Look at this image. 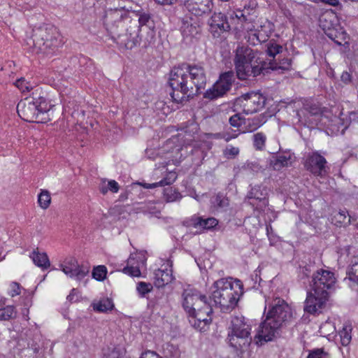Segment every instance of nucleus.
Returning a JSON list of instances; mask_svg holds the SVG:
<instances>
[{
	"mask_svg": "<svg viewBox=\"0 0 358 358\" xmlns=\"http://www.w3.org/2000/svg\"><path fill=\"white\" fill-rule=\"evenodd\" d=\"M207 83L206 71L201 64L182 62L169 73L170 96L178 103L187 102L201 94Z\"/></svg>",
	"mask_w": 358,
	"mask_h": 358,
	"instance_id": "obj_1",
	"label": "nucleus"
},
{
	"mask_svg": "<svg viewBox=\"0 0 358 358\" xmlns=\"http://www.w3.org/2000/svg\"><path fill=\"white\" fill-rule=\"evenodd\" d=\"M336 283L334 273L324 269L317 270L309 281L310 290L307 292L304 310L316 315L322 312L328 301L329 294Z\"/></svg>",
	"mask_w": 358,
	"mask_h": 358,
	"instance_id": "obj_2",
	"label": "nucleus"
},
{
	"mask_svg": "<svg viewBox=\"0 0 358 358\" xmlns=\"http://www.w3.org/2000/svg\"><path fill=\"white\" fill-rule=\"evenodd\" d=\"M294 319L292 308L281 299H275L268 306L264 320L261 323L257 336L260 340L271 341L280 335V330Z\"/></svg>",
	"mask_w": 358,
	"mask_h": 358,
	"instance_id": "obj_3",
	"label": "nucleus"
},
{
	"mask_svg": "<svg viewBox=\"0 0 358 358\" xmlns=\"http://www.w3.org/2000/svg\"><path fill=\"white\" fill-rule=\"evenodd\" d=\"M210 299L216 306H219L222 311L234 309L243 294V282L232 278H221L214 282L211 287Z\"/></svg>",
	"mask_w": 358,
	"mask_h": 358,
	"instance_id": "obj_4",
	"label": "nucleus"
},
{
	"mask_svg": "<svg viewBox=\"0 0 358 358\" xmlns=\"http://www.w3.org/2000/svg\"><path fill=\"white\" fill-rule=\"evenodd\" d=\"M60 37L55 27L45 24L34 29L25 38L24 45L32 53L50 55L60 45Z\"/></svg>",
	"mask_w": 358,
	"mask_h": 358,
	"instance_id": "obj_5",
	"label": "nucleus"
},
{
	"mask_svg": "<svg viewBox=\"0 0 358 358\" xmlns=\"http://www.w3.org/2000/svg\"><path fill=\"white\" fill-rule=\"evenodd\" d=\"M52 105L43 96L27 97L17 106V112L24 120L29 122L44 123L50 118L48 112Z\"/></svg>",
	"mask_w": 358,
	"mask_h": 358,
	"instance_id": "obj_6",
	"label": "nucleus"
},
{
	"mask_svg": "<svg viewBox=\"0 0 358 358\" xmlns=\"http://www.w3.org/2000/svg\"><path fill=\"white\" fill-rule=\"evenodd\" d=\"M229 345L236 350L248 347L252 342L251 325L243 316L232 317L229 328Z\"/></svg>",
	"mask_w": 358,
	"mask_h": 358,
	"instance_id": "obj_7",
	"label": "nucleus"
},
{
	"mask_svg": "<svg viewBox=\"0 0 358 358\" xmlns=\"http://www.w3.org/2000/svg\"><path fill=\"white\" fill-rule=\"evenodd\" d=\"M266 102V96L259 91H250L236 97L233 103V110H242L246 115L252 114L262 109Z\"/></svg>",
	"mask_w": 358,
	"mask_h": 358,
	"instance_id": "obj_8",
	"label": "nucleus"
},
{
	"mask_svg": "<svg viewBox=\"0 0 358 358\" xmlns=\"http://www.w3.org/2000/svg\"><path fill=\"white\" fill-rule=\"evenodd\" d=\"M132 22L127 10L123 8L110 9L106 12L104 24L114 39Z\"/></svg>",
	"mask_w": 358,
	"mask_h": 358,
	"instance_id": "obj_9",
	"label": "nucleus"
},
{
	"mask_svg": "<svg viewBox=\"0 0 358 358\" xmlns=\"http://www.w3.org/2000/svg\"><path fill=\"white\" fill-rule=\"evenodd\" d=\"M234 81L235 76L232 71L221 73L218 80L203 94V97L210 101L223 97L231 90Z\"/></svg>",
	"mask_w": 358,
	"mask_h": 358,
	"instance_id": "obj_10",
	"label": "nucleus"
},
{
	"mask_svg": "<svg viewBox=\"0 0 358 358\" xmlns=\"http://www.w3.org/2000/svg\"><path fill=\"white\" fill-rule=\"evenodd\" d=\"M182 307L187 314H194V310L201 306L206 313H213V308L208 302L207 297L198 290L191 288L185 289L182 293Z\"/></svg>",
	"mask_w": 358,
	"mask_h": 358,
	"instance_id": "obj_11",
	"label": "nucleus"
},
{
	"mask_svg": "<svg viewBox=\"0 0 358 358\" xmlns=\"http://www.w3.org/2000/svg\"><path fill=\"white\" fill-rule=\"evenodd\" d=\"M139 31L141 29L138 25L135 22H131L125 28L124 31H122L114 40L125 48L131 50L144 41L139 36Z\"/></svg>",
	"mask_w": 358,
	"mask_h": 358,
	"instance_id": "obj_12",
	"label": "nucleus"
},
{
	"mask_svg": "<svg viewBox=\"0 0 358 358\" xmlns=\"http://www.w3.org/2000/svg\"><path fill=\"white\" fill-rule=\"evenodd\" d=\"M237 78L239 80H248L250 77H257L260 74L268 73L267 62L262 61L259 64H242L235 65Z\"/></svg>",
	"mask_w": 358,
	"mask_h": 358,
	"instance_id": "obj_13",
	"label": "nucleus"
},
{
	"mask_svg": "<svg viewBox=\"0 0 358 358\" xmlns=\"http://www.w3.org/2000/svg\"><path fill=\"white\" fill-rule=\"evenodd\" d=\"M62 271L71 278L82 280L90 271L87 266L79 265L77 259L73 257H67L60 264Z\"/></svg>",
	"mask_w": 358,
	"mask_h": 358,
	"instance_id": "obj_14",
	"label": "nucleus"
},
{
	"mask_svg": "<svg viewBox=\"0 0 358 358\" xmlns=\"http://www.w3.org/2000/svg\"><path fill=\"white\" fill-rule=\"evenodd\" d=\"M327 164V162L323 156L318 152H313L307 156L305 167L315 176L322 177L328 171Z\"/></svg>",
	"mask_w": 358,
	"mask_h": 358,
	"instance_id": "obj_15",
	"label": "nucleus"
},
{
	"mask_svg": "<svg viewBox=\"0 0 358 358\" xmlns=\"http://www.w3.org/2000/svg\"><path fill=\"white\" fill-rule=\"evenodd\" d=\"M208 24L214 36L216 34L220 36L224 32H228L231 29V20H229L227 15L221 12H215L210 18Z\"/></svg>",
	"mask_w": 358,
	"mask_h": 358,
	"instance_id": "obj_16",
	"label": "nucleus"
},
{
	"mask_svg": "<svg viewBox=\"0 0 358 358\" xmlns=\"http://www.w3.org/2000/svg\"><path fill=\"white\" fill-rule=\"evenodd\" d=\"M268 190L266 186L256 185L251 187L247 194V198L252 200L250 202L251 205H257V208L262 209L268 205Z\"/></svg>",
	"mask_w": 358,
	"mask_h": 358,
	"instance_id": "obj_17",
	"label": "nucleus"
},
{
	"mask_svg": "<svg viewBox=\"0 0 358 358\" xmlns=\"http://www.w3.org/2000/svg\"><path fill=\"white\" fill-rule=\"evenodd\" d=\"M212 313H206L203 306H201L200 308L194 310V314H187V315L189 317V323L194 329L200 331H206L208 326L212 322Z\"/></svg>",
	"mask_w": 358,
	"mask_h": 358,
	"instance_id": "obj_18",
	"label": "nucleus"
},
{
	"mask_svg": "<svg viewBox=\"0 0 358 358\" xmlns=\"http://www.w3.org/2000/svg\"><path fill=\"white\" fill-rule=\"evenodd\" d=\"M184 5L195 16L209 13L213 8V0H185Z\"/></svg>",
	"mask_w": 358,
	"mask_h": 358,
	"instance_id": "obj_19",
	"label": "nucleus"
},
{
	"mask_svg": "<svg viewBox=\"0 0 358 358\" xmlns=\"http://www.w3.org/2000/svg\"><path fill=\"white\" fill-rule=\"evenodd\" d=\"M180 30L184 37H194L200 33V27L196 17L186 15L180 20Z\"/></svg>",
	"mask_w": 358,
	"mask_h": 358,
	"instance_id": "obj_20",
	"label": "nucleus"
},
{
	"mask_svg": "<svg viewBox=\"0 0 358 358\" xmlns=\"http://www.w3.org/2000/svg\"><path fill=\"white\" fill-rule=\"evenodd\" d=\"M138 28L140 27L145 26L146 28H148V31H147V36L143 41V47L147 48L155 42V31L154 29H151L150 23H152L151 20V17L149 13H142L138 16Z\"/></svg>",
	"mask_w": 358,
	"mask_h": 358,
	"instance_id": "obj_21",
	"label": "nucleus"
},
{
	"mask_svg": "<svg viewBox=\"0 0 358 358\" xmlns=\"http://www.w3.org/2000/svg\"><path fill=\"white\" fill-rule=\"evenodd\" d=\"M234 65L252 64L255 57V51L248 45H239L235 51Z\"/></svg>",
	"mask_w": 358,
	"mask_h": 358,
	"instance_id": "obj_22",
	"label": "nucleus"
},
{
	"mask_svg": "<svg viewBox=\"0 0 358 358\" xmlns=\"http://www.w3.org/2000/svg\"><path fill=\"white\" fill-rule=\"evenodd\" d=\"M322 26L326 35L335 43L338 45L347 43L348 34L342 27L338 25L333 27H327L326 28L325 25Z\"/></svg>",
	"mask_w": 358,
	"mask_h": 358,
	"instance_id": "obj_23",
	"label": "nucleus"
},
{
	"mask_svg": "<svg viewBox=\"0 0 358 358\" xmlns=\"http://www.w3.org/2000/svg\"><path fill=\"white\" fill-rule=\"evenodd\" d=\"M189 225L194 228L210 230L218 224V221L215 217L204 218L201 216H193L189 220Z\"/></svg>",
	"mask_w": 358,
	"mask_h": 358,
	"instance_id": "obj_24",
	"label": "nucleus"
},
{
	"mask_svg": "<svg viewBox=\"0 0 358 358\" xmlns=\"http://www.w3.org/2000/svg\"><path fill=\"white\" fill-rule=\"evenodd\" d=\"M292 155L289 152L278 153L270 159L269 165L273 170L279 171L291 164Z\"/></svg>",
	"mask_w": 358,
	"mask_h": 358,
	"instance_id": "obj_25",
	"label": "nucleus"
},
{
	"mask_svg": "<svg viewBox=\"0 0 358 358\" xmlns=\"http://www.w3.org/2000/svg\"><path fill=\"white\" fill-rule=\"evenodd\" d=\"M29 257L32 259L34 264L42 270H45L50 266L47 254L45 252H40L38 248L34 250L30 254Z\"/></svg>",
	"mask_w": 358,
	"mask_h": 358,
	"instance_id": "obj_26",
	"label": "nucleus"
},
{
	"mask_svg": "<svg viewBox=\"0 0 358 358\" xmlns=\"http://www.w3.org/2000/svg\"><path fill=\"white\" fill-rule=\"evenodd\" d=\"M173 280L171 271H166L158 269L155 272V282L154 284L157 287H163L166 285L171 282Z\"/></svg>",
	"mask_w": 358,
	"mask_h": 358,
	"instance_id": "obj_27",
	"label": "nucleus"
},
{
	"mask_svg": "<svg viewBox=\"0 0 358 358\" xmlns=\"http://www.w3.org/2000/svg\"><path fill=\"white\" fill-rule=\"evenodd\" d=\"M277 61L276 59H271L268 62H267V71L268 73L269 70L277 71V70H282V71H288L291 69L292 66V59L289 58H278Z\"/></svg>",
	"mask_w": 358,
	"mask_h": 358,
	"instance_id": "obj_28",
	"label": "nucleus"
},
{
	"mask_svg": "<svg viewBox=\"0 0 358 358\" xmlns=\"http://www.w3.org/2000/svg\"><path fill=\"white\" fill-rule=\"evenodd\" d=\"M352 327L349 322L343 324L342 329L339 331L342 345L347 346L350 343L352 340Z\"/></svg>",
	"mask_w": 358,
	"mask_h": 358,
	"instance_id": "obj_29",
	"label": "nucleus"
},
{
	"mask_svg": "<svg viewBox=\"0 0 358 358\" xmlns=\"http://www.w3.org/2000/svg\"><path fill=\"white\" fill-rule=\"evenodd\" d=\"M346 273L350 281L358 284V256H354L352 258L350 265L348 267Z\"/></svg>",
	"mask_w": 358,
	"mask_h": 358,
	"instance_id": "obj_30",
	"label": "nucleus"
},
{
	"mask_svg": "<svg viewBox=\"0 0 358 358\" xmlns=\"http://www.w3.org/2000/svg\"><path fill=\"white\" fill-rule=\"evenodd\" d=\"M262 124V119L257 117L253 118L244 119L243 133L252 132L257 130Z\"/></svg>",
	"mask_w": 358,
	"mask_h": 358,
	"instance_id": "obj_31",
	"label": "nucleus"
},
{
	"mask_svg": "<svg viewBox=\"0 0 358 358\" xmlns=\"http://www.w3.org/2000/svg\"><path fill=\"white\" fill-rule=\"evenodd\" d=\"M93 308L94 310L100 313H105L108 310H111L114 308V303L112 299L105 298L101 299L97 303H93Z\"/></svg>",
	"mask_w": 358,
	"mask_h": 358,
	"instance_id": "obj_32",
	"label": "nucleus"
},
{
	"mask_svg": "<svg viewBox=\"0 0 358 358\" xmlns=\"http://www.w3.org/2000/svg\"><path fill=\"white\" fill-rule=\"evenodd\" d=\"M315 271V266L313 265H306L304 266H300L298 271V278L299 280L303 281V284H306V280H308L309 282V278L313 274Z\"/></svg>",
	"mask_w": 358,
	"mask_h": 358,
	"instance_id": "obj_33",
	"label": "nucleus"
},
{
	"mask_svg": "<svg viewBox=\"0 0 358 358\" xmlns=\"http://www.w3.org/2000/svg\"><path fill=\"white\" fill-rule=\"evenodd\" d=\"M333 221L337 226H346L350 223V216L348 215V211L340 210L336 213L333 217Z\"/></svg>",
	"mask_w": 358,
	"mask_h": 358,
	"instance_id": "obj_34",
	"label": "nucleus"
},
{
	"mask_svg": "<svg viewBox=\"0 0 358 358\" xmlns=\"http://www.w3.org/2000/svg\"><path fill=\"white\" fill-rule=\"evenodd\" d=\"M282 46L276 43L275 42L273 41H270L266 45V50L265 52L266 55L273 58V59H275V57L282 52Z\"/></svg>",
	"mask_w": 358,
	"mask_h": 358,
	"instance_id": "obj_35",
	"label": "nucleus"
},
{
	"mask_svg": "<svg viewBox=\"0 0 358 358\" xmlns=\"http://www.w3.org/2000/svg\"><path fill=\"white\" fill-rule=\"evenodd\" d=\"M246 9L245 5L244 6V10H237L230 13L229 18L231 25L233 24V20H237V24H241V27L243 26V24L248 20L247 15L244 13V11Z\"/></svg>",
	"mask_w": 358,
	"mask_h": 358,
	"instance_id": "obj_36",
	"label": "nucleus"
},
{
	"mask_svg": "<svg viewBox=\"0 0 358 358\" xmlns=\"http://www.w3.org/2000/svg\"><path fill=\"white\" fill-rule=\"evenodd\" d=\"M181 197V194L176 190V189L172 187H169L164 189V198L166 202L178 201Z\"/></svg>",
	"mask_w": 358,
	"mask_h": 358,
	"instance_id": "obj_37",
	"label": "nucleus"
},
{
	"mask_svg": "<svg viewBox=\"0 0 358 358\" xmlns=\"http://www.w3.org/2000/svg\"><path fill=\"white\" fill-rule=\"evenodd\" d=\"M16 315L15 307L13 306H7L3 308H0V320H9L14 318Z\"/></svg>",
	"mask_w": 358,
	"mask_h": 358,
	"instance_id": "obj_38",
	"label": "nucleus"
},
{
	"mask_svg": "<svg viewBox=\"0 0 358 358\" xmlns=\"http://www.w3.org/2000/svg\"><path fill=\"white\" fill-rule=\"evenodd\" d=\"M262 169V166L257 162H247L241 166L243 171L252 174L259 173Z\"/></svg>",
	"mask_w": 358,
	"mask_h": 358,
	"instance_id": "obj_39",
	"label": "nucleus"
},
{
	"mask_svg": "<svg viewBox=\"0 0 358 358\" xmlns=\"http://www.w3.org/2000/svg\"><path fill=\"white\" fill-rule=\"evenodd\" d=\"M212 203L220 208H223L229 205L228 199L223 194L219 192L211 199Z\"/></svg>",
	"mask_w": 358,
	"mask_h": 358,
	"instance_id": "obj_40",
	"label": "nucleus"
},
{
	"mask_svg": "<svg viewBox=\"0 0 358 358\" xmlns=\"http://www.w3.org/2000/svg\"><path fill=\"white\" fill-rule=\"evenodd\" d=\"M151 303H152L153 307L156 308L166 307L169 303L168 296L164 293H160L159 295L155 296Z\"/></svg>",
	"mask_w": 358,
	"mask_h": 358,
	"instance_id": "obj_41",
	"label": "nucleus"
},
{
	"mask_svg": "<svg viewBox=\"0 0 358 358\" xmlns=\"http://www.w3.org/2000/svg\"><path fill=\"white\" fill-rule=\"evenodd\" d=\"M107 274V268L103 265H99L94 268L92 271V277L98 280V281H103Z\"/></svg>",
	"mask_w": 358,
	"mask_h": 358,
	"instance_id": "obj_42",
	"label": "nucleus"
},
{
	"mask_svg": "<svg viewBox=\"0 0 358 358\" xmlns=\"http://www.w3.org/2000/svg\"><path fill=\"white\" fill-rule=\"evenodd\" d=\"M51 201V198L50 193L47 190H42L40 194L38 195V202L39 206L43 208L46 209L49 207Z\"/></svg>",
	"mask_w": 358,
	"mask_h": 358,
	"instance_id": "obj_43",
	"label": "nucleus"
},
{
	"mask_svg": "<svg viewBox=\"0 0 358 358\" xmlns=\"http://www.w3.org/2000/svg\"><path fill=\"white\" fill-rule=\"evenodd\" d=\"M266 136L259 132L253 135V144L257 150H262L265 146Z\"/></svg>",
	"mask_w": 358,
	"mask_h": 358,
	"instance_id": "obj_44",
	"label": "nucleus"
},
{
	"mask_svg": "<svg viewBox=\"0 0 358 358\" xmlns=\"http://www.w3.org/2000/svg\"><path fill=\"white\" fill-rule=\"evenodd\" d=\"M136 289L141 297H144L146 294L150 292L152 289V284L145 282H139L137 284Z\"/></svg>",
	"mask_w": 358,
	"mask_h": 358,
	"instance_id": "obj_45",
	"label": "nucleus"
},
{
	"mask_svg": "<svg viewBox=\"0 0 358 358\" xmlns=\"http://www.w3.org/2000/svg\"><path fill=\"white\" fill-rule=\"evenodd\" d=\"M176 178V176H174V178L173 179H171V178H164V179L161 180L158 182H155V183H151V184L145 183L143 185V187L147 189H152V188H155V187H157L159 186L169 185L171 184L173 182H174Z\"/></svg>",
	"mask_w": 358,
	"mask_h": 358,
	"instance_id": "obj_46",
	"label": "nucleus"
},
{
	"mask_svg": "<svg viewBox=\"0 0 358 358\" xmlns=\"http://www.w3.org/2000/svg\"><path fill=\"white\" fill-rule=\"evenodd\" d=\"M15 86L22 92H29L33 89L32 85L27 81L24 78H21L16 80Z\"/></svg>",
	"mask_w": 358,
	"mask_h": 358,
	"instance_id": "obj_47",
	"label": "nucleus"
},
{
	"mask_svg": "<svg viewBox=\"0 0 358 358\" xmlns=\"http://www.w3.org/2000/svg\"><path fill=\"white\" fill-rule=\"evenodd\" d=\"M244 119L239 113H237L229 117V122L231 127L238 129L243 125Z\"/></svg>",
	"mask_w": 358,
	"mask_h": 358,
	"instance_id": "obj_48",
	"label": "nucleus"
},
{
	"mask_svg": "<svg viewBox=\"0 0 358 358\" xmlns=\"http://www.w3.org/2000/svg\"><path fill=\"white\" fill-rule=\"evenodd\" d=\"M307 358H329V354L324 351L323 349L317 348L311 350Z\"/></svg>",
	"mask_w": 358,
	"mask_h": 358,
	"instance_id": "obj_49",
	"label": "nucleus"
},
{
	"mask_svg": "<svg viewBox=\"0 0 358 358\" xmlns=\"http://www.w3.org/2000/svg\"><path fill=\"white\" fill-rule=\"evenodd\" d=\"M144 213H148L150 214H155L159 211L156 210L155 203L152 201H148L147 203H141V207L138 208Z\"/></svg>",
	"mask_w": 358,
	"mask_h": 358,
	"instance_id": "obj_50",
	"label": "nucleus"
},
{
	"mask_svg": "<svg viewBox=\"0 0 358 358\" xmlns=\"http://www.w3.org/2000/svg\"><path fill=\"white\" fill-rule=\"evenodd\" d=\"M41 336L36 334L31 342L28 343V347L33 350L34 353H38L41 348Z\"/></svg>",
	"mask_w": 358,
	"mask_h": 358,
	"instance_id": "obj_51",
	"label": "nucleus"
},
{
	"mask_svg": "<svg viewBox=\"0 0 358 358\" xmlns=\"http://www.w3.org/2000/svg\"><path fill=\"white\" fill-rule=\"evenodd\" d=\"M123 273L131 276L138 277L141 275V271L138 266H127L122 269Z\"/></svg>",
	"mask_w": 358,
	"mask_h": 358,
	"instance_id": "obj_52",
	"label": "nucleus"
},
{
	"mask_svg": "<svg viewBox=\"0 0 358 358\" xmlns=\"http://www.w3.org/2000/svg\"><path fill=\"white\" fill-rule=\"evenodd\" d=\"M10 287H11V291H10L11 296L13 297V296L20 294L21 287L18 282H13L10 284Z\"/></svg>",
	"mask_w": 358,
	"mask_h": 358,
	"instance_id": "obj_53",
	"label": "nucleus"
},
{
	"mask_svg": "<svg viewBox=\"0 0 358 358\" xmlns=\"http://www.w3.org/2000/svg\"><path fill=\"white\" fill-rule=\"evenodd\" d=\"M103 358H124L120 350L114 349L104 355Z\"/></svg>",
	"mask_w": 358,
	"mask_h": 358,
	"instance_id": "obj_54",
	"label": "nucleus"
},
{
	"mask_svg": "<svg viewBox=\"0 0 358 358\" xmlns=\"http://www.w3.org/2000/svg\"><path fill=\"white\" fill-rule=\"evenodd\" d=\"M238 134L239 133H237V131H235L234 134H231L229 131H226L221 134V138H224L227 142H229L231 139L236 138Z\"/></svg>",
	"mask_w": 358,
	"mask_h": 358,
	"instance_id": "obj_55",
	"label": "nucleus"
},
{
	"mask_svg": "<svg viewBox=\"0 0 358 358\" xmlns=\"http://www.w3.org/2000/svg\"><path fill=\"white\" fill-rule=\"evenodd\" d=\"M239 153V149L238 148L231 146L229 148H227L224 150V155L226 156L236 157Z\"/></svg>",
	"mask_w": 358,
	"mask_h": 358,
	"instance_id": "obj_56",
	"label": "nucleus"
},
{
	"mask_svg": "<svg viewBox=\"0 0 358 358\" xmlns=\"http://www.w3.org/2000/svg\"><path fill=\"white\" fill-rule=\"evenodd\" d=\"M341 80L345 85H348L352 81V75L348 71H343L341 74Z\"/></svg>",
	"mask_w": 358,
	"mask_h": 358,
	"instance_id": "obj_57",
	"label": "nucleus"
},
{
	"mask_svg": "<svg viewBox=\"0 0 358 358\" xmlns=\"http://www.w3.org/2000/svg\"><path fill=\"white\" fill-rule=\"evenodd\" d=\"M108 186L109 190L112 192H117L119 190V185L115 180H111L108 181Z\"/></svg>",
	"mask_w": 358,
	"mask_h": 358,
	"instance_id": "obj_58",
	"label": "nucleus"
},
{
	"mask_svg": "<svg viewBox=\"0 0 358 358\" xmlns=\"http://www.w3.org/2000/svg\"><path fill=\"white\" fill-rule=\"evenodd\" d=\"M155 3L162 6H172L178 2V0H154Z\"/></svg>",
	"mask_w": 358,
	"mask_h": 358,
	"instance_id": "obj_59",
	"label": "nucleus"
},
{
	"mask_svg": "<svg viewBox=\"0 0 358 358\" xmlns=\"http://www.w3.org/2000/svg\"><path fill=\"white\" fill-rule=\"evenodd\" d=\"M306 110H307L308 113L311 115H318L320 113V108L315 106H310Z\"/></svg>",
	"mask_w": 358,
	"mask_h": 358,
	"instance_id": "obj_60",
	"label": "nucleus"
},
{
	"mask_svg": "<svg viewBox=\"0 0 358 358\" xmlns=\"http://www.w3.org/2000/svg\"><path fill=\"white\" fill-rule=\"evenodd\" d=\"M148 355H150L149 358H162L159 355L153 351H147L144 353H142L140 358H145V356L147 357Z\"/></svg>",
	"mask_w": 358,
	"mask_h": 358,
	"instance_id": "obj_61",
	"label": "nucleus"
},
{
	"mask_svg": "<svg viewBox=\"0 0 358 358\" xmlns=\"http://www.w3.org/2000/svg\"><path fill=\"white\" fill-rule=\"evenodd\" d=\"M77 290L76 289H73L71 292V293L68 295L67 296V299L69 301H71V302H76L78 301V297H76V299H75V296L77 294Z\"/></svg>",
	"mask_w": 358,
	"mask_h": 358,
	"instance_id": "obj_62",
	"label": "nucleus"
},
{
	"mask_svg": "<svg viewBox=\"0 0 358 358\" xmlns=\"http://www.w3.org/2000/svg\"><path fill=\"white\" fill-rule=\"evenodd\" d=\"M321 2L327 3L331 6H336L338 5L339 1L338 0H320Z\"/></svg>",
	"mask_w": 358,
	"mask_h": 358,
	"instance_id": "obj_63",
	"label": "nucleus"
},
{
	"mask_svg": "<svg viewBox=\"0 0 358 358\" xmlns=\"http://www.w3.org/2000/svg\"><path fill=\"white\" fill-rule=\"evenodd\" d=\"M99 189H100V192H101L103 194H106L108 192V191L109 190V189H108V185L106 186V185H102L100 187Z\"/></svg>",
	"mask_w": 358,
	"mask_h": 358,
	"instance_id": "obj_64",
	"label": "nucleus"
}]
</instances>
